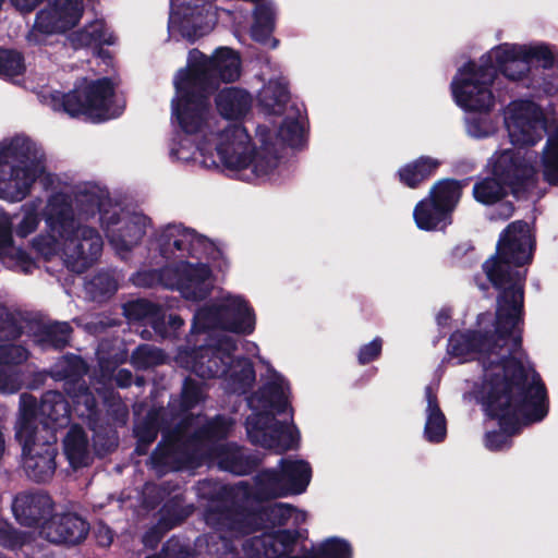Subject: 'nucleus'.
Masks as SVG:
<instances>
[{
	"instance_id": "41",
	"label": "nucleus",
	"mask_w": 558,
	"mask_h": 558,
	"mask_svg": "<svg viewBox=\"0 0 558 558\" xmlns=\"http://www.w3.org/2000/svg\"><path fill=\"white\" fill-rule=\"evenodd\" d=\"M22 465L28 478L37 483H46L52 478L57 456H21Z\"/></svg>"
},
{
	"instance_id": "25",
	"label": "nucleus",
	"mask_w": 558,
	"mask_h": 558,
	"mask_svg": "<svg viewBox=\"0 0 558 558\" xmlns=\"http://www.w3.org/2000/svg\"><path fill=\"white\" fill-rule=\"evenodd\" d=\"M231 425L230 420L220 416L211 422H207L202 416L191 418L174 430L173 449H178L180 445H193L204 439L221 438L228 434Z\"/></svg>"
},
{
	"instance_id": "24",
	"label": "nucleus",
	"mask_w": 558,
	"mask_h": 558,
	"mask_svg": "<svg viewBox=\"0 0 558 558\" xmlns=\"http://www.w3.org/2000/svg\"><path fill=\"white\" fill-rule=\"evenodd\" d=\"M53 500L46 493H20L12 502L16 521L27 527H41L53 512Z\"/></svg>"
},
{
	"instance_id": "49",
	"label": "nucleus",
	"mask_w": 558,
	"mask_h": 558,
	"mask_svg": "<svg viewBox=\"0 0 558 558\" xmlns=\"http://www.w3.org/2000/svg\"><path fill=\"white\" fill-rule=\"evenodd\" d=\"M162 352L149 344L138 347L132 354V363L138 368H147L163 361Z\"/></svg>"
},
{
	"instance_id": "61",
	"label": "nucleus",
	"mask_w": 558,
	"mask_h": 558,
	"mask_svg": "<svg viewBox=\"0 0 558 558\" xmlns=\"http://www.w3.org/2000/svg\"><path fill=\"white\" fill-rule=\"evenodd\" d=\"M165 555H151L145 558H193L191 551L185 547H180L177 551L171 550L169 546L163 548Z\"/></svg>"
},
{
	"instance_id": "36",
	"label": "nucleus",
	"mask_w": 558,
	"mask_h": 558,
	"mask_svg": "<svg viewBox=\"0 0 558 558\" xmlns=\"http://www.w3.org/2000/svg\"><path fill=\"white\" fill-rule=\"evenodd\" d=\"M280 468L290 496L303 494L312 478L311 464L305 460L281 459Z\"/></svg>"
},
{
	"instance_id": "57",
	"label": "nucleus",
	"mask_w": 558,
	"mask_h": 558,
	"mask_svg": "<svg viewBox=\"0 0 558 558\" xmlns=\"http://www.w3.org/2000/svg\"><path fill=\"white\" fill-rule=\"evenodd\" d=\"M16 335L13 319L4 307H0V339Z\"/></svg>"
},
{
	"instance_id": "22",
	"label": "nucleus",
	"mask_w": 558,
	"mask_h": 558,
	"mask_svg": "<svg viewBox=\"0 0 558 558\" xmlns=\"http://www.w3.org/2000/svg\"><path fill=\"white\" fill-rule=\"evenodd\" d=\"M301 534L298 529H279L245 539V558H278L292 554Z\"/></svg>"
},
{
	"instance_id": "13",
	"label": "nucleus",
	"mask_w": 558,
	"mask_h": 558,
	"mask_svg": "<svg viewBox=\"0 0 558 558\" xmlns=\"http://www.w3.org/2000/svg\"><path fill=\"white\" fill-rule=\"evenodd\" d=\"M488 51L477 61H469L458 69L450 88L456 104L463 110H492L495 106L493 84L497 72L495 58Z\"/></svg>"
},
{
	"instance_id": "60",
	"label": "nucleus",
	"mask_w": 558,
	"mask_h": 558,
	"mask_svg": "<svg viewBox=\"0 0 558 558\" xmlns=\"http://www.w3.org/2000/svg\"><path fill=\"white\" fill-rule=\"evenodd\" d=\"M135 435L143 442H150L157 436L156 427L153 424H148L147 426L136 425Z\"/></svg>"
},
{
	"instance_id": "48",
	"label": "nucleus",
	"mask_w": 558,
	"mask_h": 558,
	"mask_svg": "<svg viewBox=\"0 0 558 558\" xmlns=\"http://www.w3.org/2000/svg\"><path fill=\"white\" fill-rule=\"evenodd\" d=\"M24 69V61L20 52L0 49L1 76L13 78L23 73Z\"/></svg>"
},
{
	"instance_id": "16",
	"label": "nucleus",
	"mask_w": 558,
	"mask_h": 558,
	"mask_svg": "<svg viewBox=\"0 0 558 558\" xmlns=\"http://www.w3.org/2000/svg\"><path fill=\"white\" fill-rule=\"evenodd\" d=\"M160 281L165 287L177 289L182 296L191 301L205 299L213 289L211 271L201 262H180L175 267H167L160 274L140 271L133 282L140 287H150Z\"/></svg>"
},
{
	"instance_id": "56",
	"label": "nucleus",
	"mask_w": 558,
	"mask_h": 558,
	"mask_svg": "<svg viewBox=\"0 0 558 558\" xmlns=\"http://www.w3.org/2000/svg\"><path fill=\"white\" fill-rule=\"evenodd\" d=\"M170 530H166L163 525H160V522L157 521V523L151 526L148 531L145 532L143 536V544L145 547L154 549L158 546V544L163 538L165 534L169 532Z\"/></svg>"
},
{
	"instance_id": "10",
	"label": "nucleus",
	"mask_w": 558,
	"mask_h": 558,
	"mask_svg": "<svg viewBox=\"0 0 558 558\" xmlns=\"http://www.w3.org/2000/svg\"><path fill=\"white\" fill-rule=\"evenodd\" d=\"M240 74L241 60L234 50L221 47L210 58L198 50H192L186 69L180 70L174 77V86L180 82L187 99L205 96L210 102L209 95L219 82H233Z\"/></svg>"
},
{
	"instance_id": "28",
	"label": "nucleus",
	"mask_w": 558,
	"mask_h": 558,
	"mask_svg": "<svg viewBox=\"0 0 558 558\" xmlns=\"http://www.w3.org/2000/svg\"><path fill=\"white\" fill-rule=\"evenodd\" d=\"M69 41L74 48L112 46L117 37L102 19H95L72 33Z\"/></svg>"
},
{
	"instance_id": "29",
	"label": "nucleus",
	"mask_w": 558,
	"mask_h": 558,
	"mask_svg": "<svg viewBox=\"0 0 558 558\" xmlns=\"http://www.w3.org/2000/svg\"><path fill=\"white\" fill-rule=\"evenodd\" d=\"M290 95L283 78L270 80L258 94V105L264 114L280 117L288 111Z\"/></svg>"
},
{
	"instance_id": "43",
	"label": "nucleus",
	"mask_w": 558,
	"mask_h": 558,
	"mask_svg": "<svg viewBox=\"0 0 558 558\" xmlns=\"http://www.w3.org/2000/svg\"><path fill=\"white\" fill-rule=\"evenodd\" d=\"M117 280L110 272H100L85 283L86 293L93 300L97 301H101L110 296L117 291Z\"/></svg>"
},
{
	"instance_id": "8",
	"label": "nucleus",
	"mask_w": 558,
	"mask_h": 558,
	"mask_svg": "<svg viewBox=\"0 0 558 558\" xmlns=\"http://www.w3.org/2000/svg\"><path fill=\"white\" fill-rule=\"evenodd\" d=\"M47 174L43 148L26 135L0 142V198L17 203L26 198L34 183Z\"/></svg>"
},
{
	"instance_id": "18",
	"label": "nucleus",
	"mask_w": 558,
	"mask_h": 558,
	"mask_svg": "<svg viewBox=\"0 0 558 558\" xmlns=\"http://www.w3.org/2000/svg\"><path fill=\"white\" fill-rule=\"evenodd\" d=\"M504 123L515 154L523 156L527 153L535 167V156L521 148L535 145L546 132V120L542 108L532 100L518 99L509 102L504 109Z\"/></svg>"
},
{
	"instance_id": "51",
	"label": "nucleus",
	"mask_w": 558,
	"mask_h": 558,
	"mask_svg": "<svg viewBox=\"0 0 558 558\" xmlns=\"http://www.w3.org/2000/svg\"><path fill=\"white\" fill-rule=\"evenodd\" d=\"M63 445L64 453H84L87 446V436L81 427L74 425L64 437Z\"/></svg>"
},
{
	"instance_id": "46",
	"label": "nucleus",
	"mask_w": 558,
	"mask_h": 558,
	"mask_svg": "<svg viewBox=\"0 0 558 558\" xmlns=\"http://www.w3.org/2000/svg\"><path fill=\"white\" fill-rule=\"evenodd\" d=\"M543 174L549 183L558 182V133L550 136L542 158Z\"/></svg>"
},
{
	"instance_id": "33",
	"label": "nucleus",
	"mask_w": 558,
	"mask_h": 558,
	"mask_svg": "<svg viewBox=\"0 0 558 558\" xmlns=\"http://www.w3.org/2000/svg\"><path fill=\"white\" fill-rule=\"evenodd\" d=\"M27 351L19 345H0V390L15 392L21 388V380L15 374L8 375L5 367L26 361Z\"/></svg>"
},
{
	"instance_id": "9",
	"label": "nucleus",
	"mask_w": 558,
	"mask_h": 558,
	"mask_svg": "<svg viewBox=\"0 0 558 558\" xmlns=\"http://www.w3.org/2000/svg\"><path fill=\"white\" fill-rule=\"evenodd\" d=\"M39 100L53 111H62L70 117L85 116L94 121L116 118L124 108V102L116 98L114 84L110 78H84L68 94L41 90Z\"/></svg>"
},
{
	"instance_id": "35",
	"label": "nucleus",
	"mask_w": 558,
	"mask_h": 558,
	"mask_svg": "<svg viewBox=\"0 0 558 558\" xmlns=\"http://www.w3.org/2000/svg\"><path fill=\"white\" fill-rule=\"evenodd\" d=\"M413 217L417 228L426 231L444 229L451 223V216L446 209L433 203L430 197L417 203Z\"/></svg>"
},
{
	"instance_id": "34",
	"label": "nucleus",
	"mask_w": 558,
	"mask_h": 558,
	"mask_svg": "<svg viewBox=\"0 0 558 558\" xmlns=\"http://www.w3.org/2000/svg\"><path fill=\"white\" fill-rule=\"evenodd\" d=\"M441 161L429 157L422 156L398 170V178L401 183L410 189H416L423 181L433 175Z\"/></svg>"
},
{
	"instance_id": "31",
	"label": "nucleus",
	"mask_w": 558,
	"mask_h": 558,
	"mask_svg": "<svg viewBox=\"0 0 558 558\" xmlns=\"http://www.w3.org/2000/svg\"><path fill=\"white\" fill-rule=\"evenodd\" d=\"M425 398L427 405L424 437L429 442H440L445 439L447 433L446 417L437 403L433 388L429 386L425 389Z\"/></svg>"
},
{
	"instance_id": "62",
	"label": "nucleus",
	"mask_w": 558,
	"mask_h": 558,
	"mask_svg": "<svg viewBox=\"0 0 558 558\" xmlns=\"http://www.w3.org/2000/svg\"><path fill=\"white\" fill-rule=\"evenodd\" d=\"M66 362L71 364L72 368L65 372V376H80L87 371L85 363L80 357L73 356L68 359Z\"/></svg>"
},
{
	"instance_id": "12",
	"label": "nucleus",
	"mask_w": 558,
	"mask_h": 558,
	"mask_svg": "<svg viewBox=\"0 0 558 558\" xmlns=\"http://www.w3.org/2000/svg\"><path fill=\"white\" fill-rule=\"evenodd\" d=\"M252 489L247 484L221 485L210 496L204 518L217 531L250 535L260 530V511L247 505Z\"/></svg>"
},
{
	"instance_id": "40",
	"label": "nucleus",
	"mask_w": 558,
	"mask_h": 558,
	"mask_svg": "<svg viewBox=\"0 0 558 558\" xmlns=\"http://www.w3.org/2000/svg\"><path fill=\"white\" fill-rule=\"evenodd\" d=\"M462 193V184L454 180H440L429 191L432 202L451 216Z\"/></svg>"
},
{
	"instance_id": "26",
	"label": "nucleus",
	"mask_w": 558,
	"mask_h": 558,
	"mask_svg": "<svg viewBox=\"0 0 558 558\" xmlns=\"http://www.w3.org/2000/svg\"><path fill=\"white\" fill-rule=\"evenodd\" d=\"M171 456H149V463L159 466ZM187 462H203L211 458H220L219 468L238 476H244L255 472L263 463L265 456H180Z\"/></svg>"
},
{
	"instance_id": "45",
	"label": "nucleus",
	"mask_w": 558,
	"mask_h": 558,
	"mask_svg": "<svg viewBox=\"0 0 558 558\" xmlns=\"http://www.w3.org/2000/svg\"><path fill=\"white\" fill-rule=\"evenodd\" d=\"M260 511V529L265 521L272 526H283L298 512V509L289 504L278 502L267 508L257 509Z\"/></svg>"
},
{
	"instance_id": "32",
	"label": "nucleus",
	"mask_w": 558,
	"mask_h": 558,
	"mask_svg": "<svg viewBox=\"0 0 558 558\" xmlns=\"http://www.w3.org/2000/svg\"><path fill=\"white\" fill-rule=\"evenodd\" d=\"M0 260L8 267L29 265L26 253L13 244L12 221L2 209H0Z\"/></svg>"
},
{
	"instance_id": "54",
	"label": "nucleus",
	"mask_w": 558,
	"mask_h": 558,
	"mask_svg": "<svg viewBox=\"0 0 558 558\" xmlns=\"http://www.w3.org/2000/svg\"><path fill=\"white\" fill-rule=\"evenodd\" d=\"M24 545L23 534L12 526L0 527V546L14 550Z\"/></svg>"
},
{
	"instance_id": "21",
	"label": "nucleus",
	"mask_w": 558,
	"mask_h": 558,
	"mask_svg": "<svg viewBox=\"0 0 558 558\" xmlns=\"http://www.w3.org/2000/svg\"><path fill=\"white\" fill-rule=\"evenodd\" d=\"M256 136L259 143V146H256L253 142V146L256 150L262 147H268L274 149L280 160L281 167L278 175H276L271 181H276L279 179L284 170V163L282 161L281 156L279 155L277 148V141H281L283 144H287L291 147H300L305 142V126L304 120L302 119L300 112L291 108L286 118L279 125V129L276 133L268 129L267 125H259L256 131ZM260 181H258L259 183ZM265 182H270V180H266ZM257 183V181H255Z\"/></svg>"
},
{
	"instance_id": "44",
	"label": "nucleus",
	"mask_w": 558,
	"mask_h": 558,
	"mask_svg": "<svg viewBox=\"0 0 558 558\" xmlns=\"http://www.w3.org/2000/svg\"><path fill=\"white\" fill-rule=\"evenodd\" d=\"M41 209V201L39 198L25 203L21 207L22 219L16 226V234L19 236H27L39 225V210Z\"/></svg>"
},
{
	"instance_id": "63",
	"label": "nucleus",
	"mask_w": 558,
	"mask_h": 558,
	"mask_svg": "<svg viewBox=\"0 0 558 558\" xmlns=\"http://www.w3.org/2000/svg\"><path fill=\"white\" fill-rule=\"evenodd\" d=\"M97 543L102 546L107 547L110 546L113 542V534L112 531L109 527H99L98 532L96 533Z\"/></svg>"
},
{
	"instance_id": "59",
	"label": "nucleus",
	"mask_w": 558,
	"mask_h": 558,
	"mask_svg": "<svg viewBox=\"0 0 558 558\" xmlns=\"http://www.w3.org/2000/svg\"><path fill=\"white\" fill-rule=\"evenodd\" d=\"M513 214V206L509 202L499 203L490 213L492 220H507Z\"/></svg>"
},
{
	"instance_id": "37",
	"label": "nucleus",
	"mask_w": 558,
	"mask_h": 558,
	"mask_svg": "<svg viewBox=\"0 0 558 558\" xmlns=\"http://www.w3.org/2000/svg\"><path fill=\"white\" fill-rule=\"evenodd\" d=\"M195 508L192 504L185 502L183 494H177L168 498L158 511L160 525L166 530H173L191 517Z\"/></svg>"
},
{
	"instance_id": "38",
	"label": "nucleus",
	"mask_w": 558,
	"mask_h": 558,
	"mask_svg": "<svg viewBox=\"0 0 558 558\" xmlns=\"http://www.w3.org/2000/svg\"><path fill=\"white\" fill-rule=\"evenodd\" d=\"M277 8L272 1H264L254 10V22L251 27V35L254 40L266 43L275 28Z\"/></svg>"
},
{
	"instance_id": "64",
	"label": "nucleus",
	"mask_w": 558,
	"mask_h": 558,
	"mask_svg": "<svg viewBox=\"0 0 558 558\" xmlns=\"http://www.w3.org/2000/svg\"><path fill=\"white\" fill-rule=\"evenodd\" d=\"M451 318V310L449 307H441L436 315V323L439 328H447Z\"/></svg>"
},
{
	"instance_id": "11",
	"label": "nucleus",
	"mask_w": 558,
	"mask_h": 558,
	"mask_svg": "<svg viewBox=\"0 0 558 558\" xmlns=\"http://www.w3.org/2000/svg\"><path fill=\"white\" fill-rule=\"evenodd\" d=\"M21 416L16 425V439L23 453L37 450L40 446L56 441L54 430L69 422V404L57 391L44 395L38 407L31 398L23 397Z\"/></svg>"
},
{
	"instance_id": "15",
	"label": "nucleus",
	"mask_w": 558,
	"mask_h": 558,
	"mask_svg": "<svg viewBox=\"0 0 558 558\" xmlns=\"http://www.w3.org/2000/svg\"><path fill=\"white\" fill-rule=\"evenodd\" d=\"M500 73L511 81H521L531 73L535 62L545 71L558 70V48L546 41L504 43L488 50Z\"/></svg>"
},
{
	"instance_id": "50",
	"label": "nucleus",
	"mask_w": 558,
	"mask_h": 558,
	"mask_svg": "<svg viewBox=\"0 0 558 558\" xmlns=\"http://www.w3.org/2000/svg\"><path fill=\"white\" fill-rule=\"evenodd\" d=\"M71 328L66 323H54L45 328L46 340L43 345H52L54 348L64 347L70 338Z\"/></svg>"
},
{
	"instance_id": "19",
	"label": "nucleus",
	"mask_w": 558,
	"mask_h": 558,
	"mask_svg": "<svg viewBox=\"0 0 558 558\" xmlns=\"http://www.w3.org/2000/svg\"><path fill=\"white\" fill-rule=\"evenodd\" d=\"M170 0L168 29L171 36L195 40L210 33L218 20L215 0L177 3Z\"/></svg>"
},
{
	"instance_id": "4",
	"label": "nucleus",
	"mask_w": 558,
	"mask_h": 558,
	"mask_svg": "<svg viewBox=\"0 0 558 558\" xmlns=\"http://www.w3.org/2000/svg\"><path fill=\"white\" fill-rule=\"evenodd\" d=\"M534 240L530 226L514 221L500 234L497 252L483 264L487 279L499 291L495 318L482 314L477 329L468 335L480 342L506 343V350L521 345L523 324L524 281L523 268L532 259Z\"/></svg>"
},
{
	"instance_id": "14",
	"label": "nucleus",
	"mask_w": 558,
	"mask_h": 558,
	"mask_svg": "<svg viewBox=\"0 0 558 558\" xmlns=\"http://www.w3.org/2000/svg\"><path fill=\"white\" fill-rule=\"evenodd\" d=\"M494 178H488L475 184L473 194L476 201L483 204H493L506 193V187L513 193L519 192L525 182L536 174V168L531 161V156L511 149L496 153L489 162Z\"/></svg>"
},
{
	"instance_id": "42",
	"label": "nucleus",
	"mask_w": 558,
	"mask_h": 558,
	"mask_svg": "<svg viewBox=\"0 0 558 558\" xmlns=\"http://www.w3.org/2000/svg\"><path fill=\"white\" fill-rule=\"evenodd\" d=\"M312 558H353L351 544L341 537L331 536L311 549Z\"/></svg>"
},
{
	"instance_id": "3",
	"label": "nucleus",
	"mask_w": 558,
	"mask_h": 558,
	"mask_svg": "<svg viewBox=\"0 0 558 558\" xmlns=\"http://www.w3.org/2000/svg\"><path fill=\"white\" fill-rule=\"evenodd\" d=\"M255 320L253 307L242 295L221 292L194 315L192 336L205 344L192 351L179 350L177 363L202 378L222 377L228 393H245L255 381L253 365L232 356L234 340L223 331L250 335Z\"/></svg>"
},
{
	"instance_id": "30",
	"label": "nucleus",
	"mask_w": 558,
	"mask_h": 558,
	"mask_svg": "<svg viewBox=\"0 0 558 558\" xmlns=\"http://www.w3.org/2000/svg\"><path fill=\"white\" fill-rule=\"evenodd\" d=\"M290 496L288 485H286L284 476L281 468L266 469L259 471L255 476V490L252 497L259 501Z\"/></svg>"
},
{
	"instance_id": "23",
	"label": "nucleus",
	"mask_w": 558,
	"mask_h": 558,
	"mask_svg": "<svg viewBox=\"0 0 558 558\" xmlns=\"http://www.w3.org/2000/svg\"><path fill=\"white\" fill-rule=\"evenodd\" d=\"M89 523L75 512H62L52 517L43 525V535L53 544L77 545L89 533Z\"/></svg>"
},
{
	"instance_id": "27",
	"label": "nucleus",
	"mask_w": 558,
	"mask_h": 558,
	"mask_svg": "<svg viewBox=\"0 0 558 558\" xmlns=\"http://www.w3.org/2000/svg\"><path fill=\"white\" fill-rule=\"evenodd\" d=\"M216 108L226 120H242L252 109V96L244 89L227 87L221 89L216 98Z\"/></svg>"
},
{
	"instance_id": "5",
	"label": "nucleus",
	"mask_w": 558,
	"mask_h": 558,
	"mask_svg": "<svg viewBox=\"0 0 558 558\" xmlns=\"http://www.w3.org/2000/svg\"><path fill=\"white\" fill-rule=\"evenodd\" d=\"M75 185H64L53 192L44 209L46 234L34 239V248L44 257L59 255L64 265L74 272H83L101 255L104 242L99 232L81 221L77 216Z\"/></svg>"
},
{
	"instance_id": "20",
	"label": "nucleus",
	"mask_w": 558,
	"mask_h": 558,
	"mask_svg": "<svg viewBox=\"0 0 558 558\" xmlns=\"http://www.w3.org/2000/svg\"><path fill=\"white\" fill-rule=\"evenodd\" d=\"M156 242L160 253L167 258L191 256L196 259H216L220 255L209 239L179 223L161 228Z\"/></svg>"
},
{
	"instance_id": "55",
	"label": "nucleus",
	"mask_w": 558,
	"mask_h": 558,
	"mask_svg": "<svg viewBox=\"0 0 558 558\" xmlns=\"http://www.w3.org/2000/svg\"><path fill=\"white\" fill-rule=\"evenodd\" d=\"M203 399L202 388L191 379L185 380L182 391V404L190 409Z\"/></svg>"
},
{
	"instance_id": "58",
	"label": "nucleus",
	"mask_w": 558,
	"mask_h": 558,
	"mask_svg": "<svg viewBox=\"0 0 558 558\" xmlns=\"http://www.w3.org/2000/svg\"><path fill=\"white\" fill-rule=\"evenodd\" d=\"M96 456H65L70 468L77 472L78 470H82L84 468H87L93 464L94 458ZM99 458H102L104 456H98Z\"/></svg>"
},
{
	"instance_id": "52",
	"label": "nucleus",
	"mask_w": 558,
	"mask_h": 558,
	"mask_svg": "<svg viewBox=\"0 0 558 558\" xmlns=\"http://www.w3.org/2000/svg\"><path fill=\"white\" fill-rule=\"evenodd\" d=\"M384 341L380 337H375L372 341L360 347L357 352V361L361 365L369 364L377 360L383 350Z\"/></svg>"
},
{
	"instance_id": "53",
	"label": "nucleus",
	"mask_w": 558,
	"mask_h": 558,
	"mask_svg": "<svg viewBox=\"0 0 558 558\" xmlns=\"http://www.w3.org/2000/svg\"><path fill=\"white\" fill-rule=\"evenodd\" d=\"M75 411L80 416H89L94 413L96 408V400L92 392L87 388H82L73 397Z\"/></svg>"
},
{
	"instance_id": "7",
	"label": "nucleus",
	"mask_w": 558,
	"mask_h": 558,
	"mask_svg": "<svg viewBox=\"0 0 558 558\" xmlns=\"http://www.w3.org/2000/svg\"><path fill=\"white\" fill-rule=\"evenodd\" d=\"M72 193L77 216L92 219L98 215L110 247L121 258H126L141 244L150 227L146 215L120 208L112 203L106 189L92 182L75 184Z\"/></svg>"
},
{
	"instance_id": "6",
	"label": "nucleus",
	"mask_w": 558,
	"mask_h": 558,
	"mask_svg": "<svg viewBox=\"0 0 558 558\" xmlns=\"http://www.w3.org/2000/svg\"><path fill=\"white\" fill-rule=\"evenodd\" d=\"M260 381L247 398L252 411L245 422L250 441L264 449L299 450L301 434L292 418L289 381L270 366Z\"/></svg>"
},
{
	"instance_id": "2",
	"label": "nucleus",
	"mask_w": 558,
	"mask_h": 558,
	"mask_svg": "<svg viewBox=\"0 0 558 558\" xmlns=\"http://www.w3.org/2000/svg\"><path fill=\"white\" fill-rule=\"evenodd\" d=\"M171 119L181 130L168 142L171 162H194L207 169L221 166L246 182L278 175L281 163L274 149L256 150L245 126L221 121L205 96L187 99L180 82L171 102Z\"/></svg>"
},
{
	"instance_id": "17",
	"label": "nucleus",
	"mask_w": 558,
	"mask_h": 558,
	"mask_svg": "<svg viewBox=\"0 0 558 558\" xmlns=\"http://www.w3.org/2000/svg\"><path fill=\"white\" fill-rule=\"evenodd\" d=\"M41 0H11L22 12H31ZM85 0H47V4L37 15L27 39L34 45H41L46 36L63 34L74 27L83 16Z\"/></svg>"
},
{
	"instance_id": "1",
	"label": "nucleus",
	"mask_w": 558,
	"mask_h": 558,
	"mask_svg": "<svg viewBox=\"0 0 558 558\" xmlns=\"http://www.w3.org/2000/svg\"><path fill=\"white\" fill-rule=\"evenodd\" d=\"M506 347L474 341L462 333H453L448 343V353L459 362L476 357L481 364L472 393L501 427L485 435V447L490 451L507 450L511 433L542 421L548 412L545 386L521 345L515 350Z\"/></svg>"
},
{
	"instance_id": "39",
	"label": "nucleus",
	"mask_w": 558,
	"mask_h": 558,
	"mask_svg": "<svg viewBox=\"0 0 558 558\" xmlns=\"http://www.w3.org/2000/svg\"><path fill=\"white\" fill-rule=\"evenodd\" d=\"M465 131L473 138H486L498 130V123L490 114V110H464Z\"/></svg>"
},
{
	"instance_id": "47",
	"label": "nucleus",
	"mask_w": 558,
	"mask_h": 558,
	"mask_svg": "<svg viewBox=\"0 0 558 558\" xmlns=\"http://www.w3.org/2000/svg\"><path fill=\"white\" fill-rule=\"evenodd\" d=\"M169 494L170 492L165 485L147 482L142 489V505L147 510H155L167 500Z\"/></svg>"
}]
</instances>
